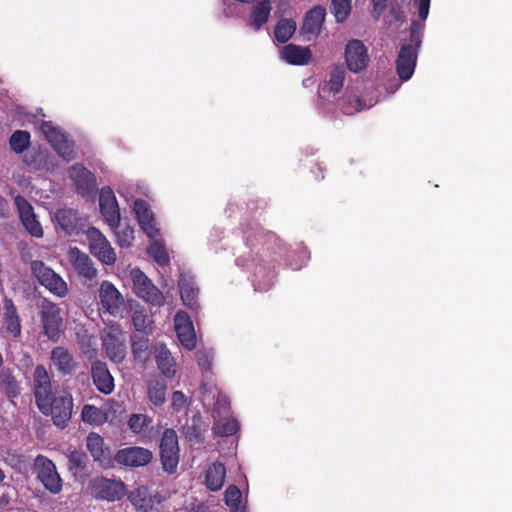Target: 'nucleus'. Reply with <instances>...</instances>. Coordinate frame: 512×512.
<instances>
[{
  "label": "nucleus",
  "instance_id": "obj_1",
  "mask_svg": "<svg viewBox=\"0 0 512 512\" xmlns=\"http://www.w3.org/2000/svg\"><path fill=\"white\" fill-rule=\"evenodd\" d=\"M425 25L417 20H412L410 24L409 43L400 47L396 59V72L400 80H409L416 67L418 52L422 45V38Z\"/></svg>",
  "mask_w": 512,
  "mask_h": 512
},
{
  "label": "nucleus",
  "instance_id": "obj_2",
  "mask_svg": "<svg viewBox=\"0 0 512 512\" xmlns=\"http://www.w3.org/2000/svg\"><path fill=\"white\" fill-rule=\"evenodd\" d=\"M39 411L50 416L53 424L64 429L68 426L73 414V397L67 390L55 391L48 399L37 404Z\"/></svg>",
  "mask_w": 512,
  "mask_h": 512
},
{
  "label": "nucleus",
  "instance_id": "obj_3",
  "mask_svg": "<svg viewBox=\"0 0 512 512\" xmlns=\"http://www.w3.org/2000/svg\"><path fill=\"white\" fill-rule=\"evenodd\" d=\"M40 131L61 158L68 162L75 159V143L66 132L51 121H42Z\"/></svg>",
  "mask_w": 512,
  "mask_h": 512
},
{
  "label": "nucleus",
  "instance_id": "obj_4",
  "mask_svg": "<svg viewBox=\"0 0 512 512\" xmlns=\"http://www.w3.org/2000/svg\"><path fill=\"white\" fill-rule=\"evenodd\" d=\"M162 468L168 474H174L180 460L178 436L175 430L165 429L159 444Z\"/></svg>",
  "mask_w": 512,
  "mask_h": 512
},
{
  "label": "nucleus",
  "instance_id": "obj_5",
  "mask_svg": "<svg viewBox=\"0 0 512 512\" xmlns=\"http://www.w3.org/2000/svg\"><path fill=\"white\" fill-rule=\"evenodd\" d=\"M131 279L133 282L134 293L145 302L160 307L164 304L163 293L153 284V282L139 268L131 270Z\"/></svg>",
  "mask_w": 512,
  "mask_h": 512
},
{
  "label": "nucleus",
  "instance_id": "obj_6",
  "mask_svg": "<svg viewBox=\"0 0 512 512\" xmlns=\"http://www.w3.org/2000/svg\"><path fill=\"white\" fill-rule=\"evenodd\" d=\"M34 471L37 479L51 494H59L62 490V478L57 472L54 462L44 455H38L34 460Z\"/></svg>",
  "mask_w": 512,
  "mask_h": 512
},
{
  "label": "nucleus",
  "instance_id": "obj_7",
  "mask_svg": "<svg viewBox=\"0 0 512 512\" xmlns=\"http://www.w3.org/2000/svg\"><path fill=\"white\" fill-rule=\"evenodd\" d=\"M33 275L39 283L47 288L53 294L64 297L68 293V287L63 278L54 272L50 267L46 266L42 261H33L31 263Z\"/></svg>",
  "mask_w": 512,
  "mask_h": 512
},
{
  "label": "nucleus",
  "instance_id": "obj_8",
  "mask_svg": "<svg viewBox=\"0 0 512 512\" xmlns=\"http://www.w3.org/2000/svg\"><path fill=\"white\" fill-rule=\"evenodd\" d=\"M91 494L100 500L115 502L126 494V486L121 480L95 477L90 482Z\"/></svg>",
  "mask_w": 512,
  "mask_h": 512
},
{
  "label": "nucleus",
  "instance_id": "obj_9",
  "mask_svg": "<svg viewBox=\"0 0 512 512\" xmlns=\"http://www.w3.org/2000/svg\"><path fill=\"white\" fill-rule=\"evenodd\" d=\"M89 250L101 263L113 265L116 262V253L107 238L95 227H90L87 232Z\"/></svg>",
  "mask_w": 512,
  "mask_h": 512
},
{
  "label": "nucleus",
  "instance_id": "obj_10",
  "mask_svg": "<svg viewBox=\"0 0 512 512\" xmlns=\"http://www.w3.org/2000/svg\"><path fill=\"white\" fill-rule=\"evenodd\" d=\"M41 321L44 334L51 341H58L63 323L60 308L55 303L44 300L41 304Z\"/></svg>",
  "mask_w": 512,
  "mask_h": 512
},
{
  "label": "nucleus",
  "instance_id": "obj_11",
  "mask_svg": "<svg viewBox=\"0 0 512 512\" xmlns=\"http://www.w3.org/2000/svg\"><path fill=\"white\" fill-rule=\"evenodd\" d=\"M325 18L326 9L322 5H316L306 12L300 32L307 41H311L321 34Z\"/></svg>",
  "mask_w": 512,
  "mask_h": 512
},
{
  "label": "nucleus",
  "instance_id": "obj_12",
  "mask_svg": "<svg viewBox=\"0 0 512 512\" xmlns=\"http://www.w3.org/2000/svg\"><path fill=\"white\" fill-rule=\"evenodd\" d=\"M114 458L119 465L143 467L151 462L153 454L149 449L131 446L118 450Z\"/></svg>",
  "mask_w": 512,
  "mask_h": 512
},
{
  "label": "nucleus",
  "instance_id": "obj_13",
  "mask_svg": "<svg viewBox=\"0 0 512 512\" xmlns=\"http://www.w3.org/2000/svg\"><path fill=\"white\" fill-rule=\"evenodd\" d=\"M100 211L112 229L120 226V211L116 197L110 187H103L99 194Z\"/></svg>",
  "mask_w": 512,
  "mask_h": 512
},
{
  "label": "nucleus",
  "instance_id": "obj_14",
  "mask_svg": "<svg viewBox=\"0 0 512 512\" xmlns=\"http://www.w3.org/2000/svg\"><path fill=\"white\" fill-rule=\"evenodd\" d=\"M14 202L18 210L19 218L26 231L36 238H41L43 236V229L36 218L32 205L20 195L15 197Z\"/></svg>",
  "mask_w": 512,
  "mask_h": 512
},
{
  "label": "nucleus",
  "instance_id": "obj_15",
  "mask_svg": "<svg viewBox=\"0 0 512 512\" xmlns=\"http://www.w3.org/2000/svg\"><path fill=\"white\" fill-rule=\"evenodd\" d=\"M68 261L79 277L93 280L97 277V269L92 259L77 247H71L67 253Z\"/></svg>",
  "mask_w": 512,
  "mask_h": 512
},
{
  "label": "nucleus",
  "instance_id": "obj_16",
  "mask_svg": "<svg viewBox=\"0 0 512 512\" xmlns=\"http://www.w3.org/2000/svg\"><path fill=\"white\" fill-rule=\"evenodd\" d=\"M345 60L350 71L357 73L364 70L369 62L367 49L362 41L350 40L345 48Z\"/></svg>",
  "mask_w": 512,
  "mask_h": 512
},
{
  "label": "nucleus",
  "instance_id": "obj_17",
  "mask_svg": "<svg viewBox=\"0 0 512 512\" xmlns=\"http://www.w3.org/2000/svg\"><path fill=\"white\" fill-rule=\"evenodd\" d=\"M100 304L110 315H117L124 305V298L119 290L109 281H103L99 289Z\"/></svg>",
  "mask_w": 512,
  "mask_h": 512
},
{
  "label": "nucleus",
  "instance_id": "obj_18",
  "mask_svg": "<svg viewBox=\"0 0 512 512\" xmlns=\"http://www.w3.org/2000/svg\"><path fill=\"white\" fill-rule=\"evenodd\" d=\"M70 179L73 181L78 194L90 196L96 188L95 176L82 164L76 163L69 170Z\"/></svg>",
  "mask_w": 512,
  "mask_h": 512
},
{
  "label": "nucleus",
  "instance_id": "obj_19",
  "mask_svg": "<svg viewBox=\"0 0 512 512\" xmlns=\"http://www.w3.org/2000/svg\"><path fill=\"white\" fill-rule=\"evenodd\" d=\"M136 218L142 230L149 238H155L160 234L156 220L147 201L136 199L133 205Z\"/></svg>",
  "mask_w": 512,
  "mask_h": 512
},
{
  "label": "nucleus",
  "instance_id": "obj_20",
  "mask_svg": "<svg viewBox=\"0 0 512 512\" xmlns=\"http://www.w3.org/2000/svg\"><path fill=\"white\" fill-rule=\"evenodd\" d=\"M24 164L30 171H44L48 172L54 169L55 164L48 150L41 147H33L28 150L23 156Z\"/></svg>",
  "mask_w": 512,
  "mask_h": 512
},
{
  "label": "nucleus",
  "instance_id": "obj_21",
  "mask_svg": "<svg viewBox=\"0 0 512 512\" xmlns=\"http://www.w3.org/2000/svg\"><path fill=\"white\" fill-rule=\"evenodd\" d=\"M55 220L67 235H78L85 227V220L78 215L76 210L71 208L57 210Z\"/></svg>",
  "mask_w": 512,
  "mask_h": 512
},
{
  "label": "nucleus",
  "instance_id": "obj_22",
  "mask_svg": "<svg viewBox=\"0 0 512 512\" xmlns=\"http://www.w3.org/2000/svg\"><path fill=\"white\" fill-rule=\"evenodd\" d=\"M175 331L181 344L192 350L196 346V336L192 322L185 312H177L174 318Z\"/></svg>",
  "mask_w": 512,
  "mask_h": 512
},
{
  "label": "nucleus",
  "instance_id": "obj_23",
  "mask_svg": "<svg viewBox=\"0 0 512 512\" xmlns=\"http://www.w3.org/2000/svg\"><path fill=\"white\" fill-rule=\"evenodd\" d=\"M33 393L36 405L53 394L50 374L43 365H37L34 369Z\"/></svg>",
  "mask_w": 512,
  "mask_h": 512
},
{
  "label": "nucleus",
  "instance_id": "obj_24",
  "mask_svg": "<svg viewBox=\"0 0 512 512\" xmlns=\"http://www.w3.org/2000/svg\"><path fill=\"white\" fill-rule=\"evenodd\" d=\"M91 375L93 383L97 390L105 395H109L114 390V378L111 375L106 363L94 361L91 365Z\"/></svg>",
  "mask_w": 512,
  "mask_h": 512
},
{
  "label": "nucleus",
  "instance_id": "obj_25",
  "mask_svg": "<svg viewBox=\"0 0 512 512\" xmlns=\"http://www.w3.org/2000/svg\"><path fill=\"white\" fill-rule=\"evenodd\" d=\"M50 359L62 376L72 375L78 366L74 356L63 346L54 347Z\"/></svg>",
  "mask_w": 512,
  "mask_h": 512
},
{
  "label": "nucleus",
  "instance_id": "obj_26",
  "mask_svg": "<svg viewBox=\"0 0 512 512\" xmlns=\"http://www.w3.org/2000/svg\"><path fill=\"white\" fill-rule=\"evenodd\" d=\"M3 323L6 332L14 338L21 335V320L12 299L3 301Z\"/></svg>",
  "mask_w": 512,
  "mask_h": 512
},
{
  "label": "nucleus",
  "instance_id": "obj_27",
  "mask_svg": "<svg viewBox=\"0 0 512 512\" xmlns=\"http://www.w3.org/2000/svg\"><path fill=\"white\" fill-rule=\"evenodd\" d=\"M156 496L157 495L152 494L147 487L140 486L130 491L128 500L137 511L151 512L155 504Z\"/></svg>",
  "mask_w": 512,
  "mask_h": 512
},
{
  "label": "nucleus",
  "instance_id": "obj_28",
  "mask_svg": "<svg viewBox=\"0 0 512 512\" xmlns=\"http://www.w3.org/2000/svg\"><path fill=\"white\" fill-rule=\"evenodd\" d=\"M281 58L291 65H306L312 58L309 47L287 44L281 50Z\"/></svg>",
  "mask_w": 512,
  "mask_h": 512
},
{
  "label": "nucleus",
  "instance_id": "obj_29",
  "mask_svg": "<svg viewBox=\"0 0 512 512\" xmlns=\"http://www.w3.org/2000/svg\"><path fill=\"white\" fill-rule=\"evenodd\" d=\"M86 446L94 461L107 464L110 461V450L104 444V439L97 433H90L86 439Z\"/></svg>",
  "mask_w": 512,
  "mask_h": 512
},
{
  "label": "nucleus",
  "instance_id": "obj_30",
  "mask_svg": "<svg viewBox=\"0 0 512 512\" xmlns=\"http://www.w3.org/2000/svg\"><path fill=\"white\" fill-rule=\"evenodd\" d=\"M225 477V465L219 461H216L209 465L208 468L206 469L204 484L208 490L216 492L223 487Z\"/></svg>",
  "mask_w": 512,
  "mask_h": 512
},
{
  "label": "nucleus",
  "instance_id": "obj_31",
  "mask_svg": "<svg viewBox=\"0 0 512 512\" xmlns=\"http://www.w3.org/2000/svg\"><path fill=\"white\" fill-rule=\"evenodd\" d=\"M178 286L180 290V296L183 301V304L187 306L189 309L197 310L199 308L198 304V288L195 286L194 282L188 279L186 276L181 275L178 280Z\"/></svg>",
  "mask_w": 512,
  "mask_h": 512
},
{
  "label": "nucleus",
  "instance_id": "obj_32",
  "mask_svg": "<svg viewBox=\"0 0 512 512\" xmlns=\"http://www.w3.org/2000/svg\"><path fill=\"white\" fill-rule=\"evenodd\" d=\"M103 347L108 358L114 363H121L126 356V346L116 335L108 333L103 339Z\"/></svg>",
  "mask_w": 512,
  "mask_h": 512
},
{
  "label": "nucleus",
  "instance_id": "obj_33",
  "mask_svg": "<svg viewBox=\"0 0 512 512\" xmlns=\"http://www.w3.org/2000/svg\"><path fill=\"white\" fill-rule=\"evenodd\" d=\"M272 10L270 0H261L254 5L250 12L249 26L258 31L265 25L270 17Z\"/></svg>",
  "mask_w": 512,
  "mask_h": 512
},
{
  "label": "nucleus",
  "instance_id": "obj_34",
  "mask_svg": "<svg viewBox=\"0 0 512 512\" xmlns=\"http://www.w3.org/2000/svg\"><path fill=\"white\" fill-rule=\"evenodd\" d=\"M244 239L250 247H256L266 241H271L275 238L272 232L266 231L259 224H249L243 231Z\"/></svg>",
  "mask_w": 512,
  "mask_h": 512
},
{
  "label": "nucleus",
  "instance_id": "obj_35",
  "mask_svg": "<svg viewBox=\"0 0 512 512\" xmlns=\"http://www.w3.org/2000/svg\"><path fill=\"white\" fill-rule=\"evenodd\" d=\"M131 350L135 361L145 363L149 357L150 341L148 335L132 334L130 336Z\"/></svg>",
  "mask_w": 512,
  "mask_h": 512
},
{
  "label": "nucleus",
  "instance_id": "obj_36",
  "mask_svg": "<svg viewBox=\"0 0 512 512\" xmlns=\"http://www.w3.org/2000/svg\"><path fill=\"white\" fill-rule=\"evenodd\" d=\"M155 360L158 369L167 377L175 374V362L171 352L165 345H159L155 348Z\"/></svg>",
  "mask_w": 512,
  "mask_h": 512
},
{
  "label": "nucleus",
  "instance_id": "obj_37",
  "mask_svg": "<svg viewBox=\"0 0 512 512\" xmlns=\"http://www.w3.org/2000/svg\"><path fill=\"white\" fill-rule=\"evenodd\" d=\"M0 388L8 398H15L20 395V386L9 368L0 371Z\"/></svg>",
  "mask_w": 512,
  "mask_h": 512
},
{
  "label": "nucleus",
  "instance_id": "obj_38",
  "mask_svg": "<svg viewBox=\"0 0 512 512\" xmlns=\"http://www.w3.org/2000/svg\"><path fill=\"white\" fill-rule=\"evenodd\" d=\"M297 28V24L293 19L282 18L280 19L274 28V37L279 43L288 42L294 35Z\"/></svg>",
  "mask_w": 512,
  "mask_h": 512
},
{
  "label": "nucleus",
  "instance_id": "obj_39",
  "mask_svg": "<svg viewBox=\"0 0 512 512\" xmlns=\"http://www.w3.org/2000/svg\"><path fill=\"white\" fill-rule=\"evenodd\" d=\"M345 74V69L342 66H335L330 72L328 82L321 86L320 93H325L327 90L334 94L339 93L343 88Z\"/></svg>",
  "mask_w": 512,
  "mask_h": 512
},
{
  "label": "nucleus",
  "instance_id": "obj_40",
  "mask_svg": "<svg viewBox=\"0 0 512 512\" xmlns=\"http://www.w3.org/2000/svg\"><path fill=\"white\" fill-rule=\"evenodd\" d=\"M239 430V423L234 418L219 417L214 419L213 432L217 436H232Z\"/></svg>",
  "mask_w": 512,
  "mask_h": 512
},
{
  "label": "nucleus",
  "instance_id": "obj_41",
  "mask_svg": "<svg viewBox=\"0 0 512 512\" xmlns=\"http://www.w3.org/2000/svg\"><path fill=\"white\" fill-rule=\"evenodd\" d=\"M31 144V135L25 130H16L9 138L10 149L16 153L21 154L29 148Z\"/></svg>",
  "mask_w": 512,
  "mask_h": 512
},
{
  "label": "nucleus",
  "instance_id": "obj_42",
  "mask_svg": "<svg viewBox=\"0 0 512 512\" xmlns=\"http://www.w3.org/2000/svg\"><path fill=\"white\" fill-rule=\"evenodd\" d=\"M166 383L163 380H151L148 383V397L155 406H161L166 400Z\"/></svg>",
  "mask_w": 512,
  "mask_h": 512
},
{
  "label": "nucleus",
  "instance_id": "obj_43",
  "mask_svg": "<svg viewBox=\"0 0 512 512\" xmlns=\"http://www.w3.org/2000/svg\"><path fill=\"white\" fill-rule=\"evenodd\" d=\"M132 323L137 332H140L145 335H150L152 333L153 321L150 319L145 310L135 309L132 313Z\"/></svg>",
  "mask_w": 512,
  "mask_h": 512
},
{
  "label": "nucleus",
  "instance_id": "obj_44",
  "mask_svg": "<svg viewBox=\"0 0 512 512\" xmlns=\"http://www.w3.org/2000/svg\"><path fill=\"white\" fill-rule=\"evenodd\" d=\"M330 11L337 23L345 22L351 13V0H332Z\"/></svg>",
  "mask_w": 512,
  "mask_h": 512
},
{
  "label": "nucleus",
  "instance_id": "obj_45",
  "mask_svg": "<svg viewBox=\"0 0 512 512\" xmlns=\"http://www.w3.org/2000/svg\"><path fill=\"white\" fill-rule=\"evenodd\" d=\"M81 417L85 423L94 425L102 424L106 419L105 413L102 409L89 404L84 405L82 408Z\"/></svg>",
  "mask_w": 512,
  "mask_h": 512
},
{
  "label": "nucleus",
  "instance_id": "obj_46",
  "mask_svg": "<svg viewBox=\"0 0 512 512\" xmlns=\"http://www.w3.org/2000/svg\"><path fill=\"white\" fill-rule=\"evenodd\" d=\"M88 457L85 452L74 450L68 455V469L74 475L82 472L87 465Z\"/></svg>",
  "mask_w": 512,
  "mask_h": 512
},
{
  "label": "nucleus",
  "instance_id": "obj_47",
  "mask_svg": "<svg viewBox=\"0 0 512 512\" xmlns=\"http://www.w3.org/2000/svg\"><path fill=\"white\" fill-rule=\"evenodd\" d=\"M230 412V400L223 393H218L212 409L213 419L227 416Z\"/></svg>",
  "mask_w": 512,
  "mask_h": 512
},
{
  "label": "nucleus",
  "instance_id": "obj_48",
  "mask_svg": "<svg viewBox=\"0 0 512 512\" xmlns=\"http://www.w3.org/2000/svg\"><path fill=\"white\" fill-rule=\"evenodd\" d=\"M149 255L161 266L169 264L170 258L164 245L155 241L148 248Z\"/></svg>",
  "mask_w": 512,
  "mask_h": 512
},
{
  "label": "nucleus",
  "instance_id": "obj_49",
  "mask_svg": "<svg viewBox=\"0 0 512 512\" xmlns=\"http://www.w3.org/2000/svg\"><path fill=\"white\" fill-rule=\"evenodd\" d=\"M152 420L143 414H132L128 420V426L133 433L140 434L146 431Z\"/></svg>",
  "mask_w": 512,
  "mask_h": 512
},
{
  "label": "nucleus",
  "instance_id": "obj_50",
  "mask_svg": "<svg viewBox=\"0 0 512 512\" xmlns=\"http://www.w3.org/2000/svg\"><path fill=\"white\" fill-rule=\"evenodd\" d=\"M241 497V491L236 485H230L224 493L225 504L232 509H238Z\"/></svg>",
  "mask_w": 512,
  "mask_h": 512
},
{
  "label": "nucleus",
  "instance_id": "obj_51",
  "mask_svg": "<svg viewBox=\"0 0 512 512\" xmlns=\"http://www.w3.org/2000/svg\"><path fill=\"white\" fill-rule=\"evenodd\" d=\"M114 230L117 238V243L121 247H129L132 245V242L134 240V230L131 227L125 226L122 229L116 228Z\"/></svg>",
  "mask_w": 512,
  "mask_h": 512
},
{
  "label": "nucleus",
  "instance_id": "obj_52",
  "mask_svg": "<svg viewBox=\"0 0 512 512\" xmlns=\"http://www.w3.org/2000/svg\"><path fill=\"white\" fill-rule=\"evenodd\" d=\"M213 356L206 351L197 352V363L202 372H210L212 370Z\"/></svg>",
  "mask_w": 512,
  "mask_h": 512
},
{
  "label": "nucleus",
  "instance_id": "obj_53",
  "mask_svg": "<svg viewBox=\"0 0 512 512\" xmlns=\"http://www.w3.org/2000/svg\"><path fill=\"white\" fill-rule=\"evenodd\" d=\"M371 15L375 20H379L387 8V0H371Z\"/></svg>",
  "mask_w": 512,
  "mask_h": 512
},
{
  "label": "nucleus",
  "instance_id": "obj_54",
  "mask_svg": "<svg viewBox=\"0 0 512 512\" xmlns=\"http://www.w3.org/2000/svg\"><path fill=\"white\" fill-rule=\"evenodd\" d=\"M431 0H413L414 5L418 7L419 18L425 21L429 14Z\"/></svg>",
  "mask_w": 512,
  "mask_h": 512
},
{
  "label": "nucleus",
  "instance_id": "obj_55",
  "mask_svg": "<svg viewBox=\"0 0 512 512\" xmlns=\"http://www.w3.org/2000/svg\"><path fill=\"white\" fill-rule=\"evenodd\" d=\"M186 397L181 391H175L172 394V406L175 410H180L185 406Z\"/></svg>",
  "mask_w": 512,
  "mask_h": 512
},
{
  "label": "nucleus",
  "instance_id": "obj_56",
  "mask_svg": "<svg viewBox=\"0 0 512 512\" xmlns=\"http://www.w3.org/2000/svg\"><path fill=\"white\" fill-rule=\"evenodd\" d=\"M193 512H208V507L204 503H198L192 508Z\"/></svg>",
  "mask_w": 512,
  "mask_h": 512
},
{
  "label": "nucleus",
  "instance_id": "obj_57",
  "mask_svg": "<svg viewBox=\"0 0 512 512\" xmlns=\"http://www.w3.org/2000/svg\"><path fill=\"white\" fill-rule=\"evenodd\" d=\"M395 18L396 20H403L404 19V15H403V12H399L395 15Z\"/></svg>",
  "mask_w": 512,
  "mask_h": 512
},
{
  "label": "nucleus",
  "instance_id": "obj_58",
  "mask_svg": "<svg viewBox=\"0 0 512 512\" xmlns=\"http://www.w3.org/2000/svg\"><path fill=\"white\" fill-rule=\"evenodd\" d=\"M5 477L4 471L0 468V484L4 481Z\"/></svg>",
  "mask_w": 512,
  "mask_h": 512
},
{
  "label": "nucleus",
  "instance_id": "obj_59",
  "mask_svg": "<svg viewBox=\"0 0 512 512\" xmlns=\"http://www.w3.org/2000/svg\"><path fill=\"white\" fill-rule=\"evenodd\" d=\"M3 365V357H2V354L0 353V368L2 367Z\"/></svg>",
  "mask_w": 512,
  "mask_h": 512
}]
</instances>
